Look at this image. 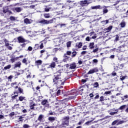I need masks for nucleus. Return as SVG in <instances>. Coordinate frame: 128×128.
Masks as SVG:
<instances>
[{"label": "nucleus", "mask_w": 128, "mask_h": 128, "mask_svg": "<svg viewBox=\"0 0 128 128\" xmlns=\"http://www.w3.org/2000/svg\"><path fill=\"white\" fill-rule=\"evenodd\" d=\"M16 82L12 83L11 86H12V88H14V86H16Z\"/></svg>", "instance_id": "obj_53"}, {"label": "nucleus", "mask_w": 128, "mask_h": 128, "mask_svg": "<svg viewBox=\"0 0 128 128\" xmlns=\"http://www.w3.org/2000/svg\"><path fill=\"white\" fill-rule=\"evenodd\" d=\"M48 104V100H44L41 102V104L42 106H45V104Z\"/></svg>", "instance_id": "obj_18"}, {"label": "nucleus", "mask_w": 128, "mask_h": 128, "mask_svg": "<svg viewBox=\"0 0 128 128\" xmlns=\"http://www.w3.org/2000/svg\"><path fill=\"white\" fill-rule=\"evenodd\" d=\"M64 120H66V122H68L70 120V117L69 116H66L64 118Z\"/></svg>", "instance_id": "obj_51"}, {"label": "nucleus", "mask_w": 128, "mask_h": 128, "mask_svg": "<svg viewBox=\"0 0 128 128\" xmlns=\"http://www.w3.org/2000/svg\"><path fill=\"white\" fill-rule=\"evenodd\" d=\"M98 59H94L92 60V64H98Z\"/></svg>", "instance_id": "obj_45"}, {"label": "nucleus", "mask_w": 128, "mask_h": 128, "mask_svg": "<svg viewBox=\"0 0 128 128\" xmlns=\"http://www.w3.org/2000/svg\"><path fill=\"white\" fill-rule=\"evenodd\" d=\"M108 9H104L103 10V14H108Z\"/></svg>", "instance_id": "obj_50"}, {"label": "nucleus", "mask_w": 128, "mask_h": 128, "mask_svg": "<svg viewBox=\"0 0 128 128\" xmlns=\"http://www.w3.org/2000/svg\"><path fill=\"white\" fill-rule=\"evenodd\" d=\"M118 120H115L112 123V126H114L115 124H118Z\"/></svg>", "instance_id": "obj_35"}, {"label": "nucleus", "mask_w": 128, "mask_h": 128, "mask_svg": "<svg viewBox=\"0 0 128 128\" xmlns=\"http://www.w3.org/2000/svg\"><path fill=\"white\" fill-rule=\"evenodd\" d=\"M126 78H128V76H120V80H126Z\"/></svg>", "instance_id": "obj_29"}, {"label": "nucleus", "mask_w": 128, "mask_h": 128, "mask_svg": "<svg viewBox=\"0 0 128 128\" xmlns=\"http://www.w3.org/2000/svg\"><path fill=\"white\" fill-rule=\"evenodd\" d=\"M18 91H14V94H16L18 96V94H24V89L20 87L18 88Z\"/></svg>", "instance_id": "obj_3"}, {"label": "nucleus", "mask_w": 128, "mask_h": 128, "mask_svg": "<svg viewBox=\"0 0 128 128\" xmlns=\"http://www.w3.org/2000/svg\"><path fill=\"white\" fill-rule=\"evenodd\" d=\"M89 48H90V50H92V48H94V42H92L90 43Z\"/></svg>", "instance_id": "obj_17"}, {"label": "nucleus", "mask_w": 128, "mask_h": 128, "mask_svg": "<svg viewBox=\"0 0 128 128\" xmlns=\"http://www.w3.org/2000/svg\"><path fill=\"white\" fill-rule=\"evenodd\" d=\"M111 75L112 76H116V71H114L111 74Z\"/></svg>", "instance_id": "obj_48"}, {"label": "nucleus", "mask_w": 128, "mask_h": 128, "mask_svg": "<svg viewBox=\"0 0 128 128\" xmlns=\"http://www.w3.org/2000/svg\"><path fill=\"white\" fill-rule=\"evenodd\" d=\"M98 48L97 47L96 48L93 50V52L95 53V52H98Z\"/></svg>", "instance_id": "obj_60"}, {"label": "nucleus", "mask_w": 128, "mask_h": 128, "mask_svg": "<svg viewBox=\"0 0 128 128\" xmlns=\"http://www.w3.org/2000/svg\"><path fill=\"white\" fill-rule=\"evenodd\" d=\"M88 4L90 3L88 2L87 0L80 1V6H86L88 5Z\"/></svg>", "instance_id": "obj_6"}, {"label": "nucleus", "mask_w": 128, "mask_h": 128, "mask_svg": "<svg viewBox=\"0 0 128 128\" xmlns=\"http://www.w3.org/2000/svg\"><path fill=\"white\" fill-rule=\"evenodd\" d=\"M36 106V104H32V102H30V110H34V106Z\"/></svg>", "instance_id": "obj_10"}, {"label": "nucleus", "mask_w": 128, "mask_h": 128, "mask_svg": "<svg viewBox=\"0 0 128 128\" xmlns=\"http://www.w3.org/2000/svg\"><path fill=\"white\" fill-rule=\"evenodd\" d=\"M128 98V95H125L122 98V100H124Z\"/></svg>", "instance_id": "obj_47"}, {"label": "nucleus", "mask_w": 128, "mask_h": 128, "mask_svg": "<svg viewBox=\"0 0 128 128\" xmlns=\"http://www.w3.org/2000/svg\"><path fill=\"white\" fill-rule=\"evenodd\" d=\"M118 110H115L114 112H110V114L111 116H114V115L118 114Z\"/></svg>", "instance_id": "obj_27"}, {"label": "nucleus", "mask_w": 128, "mask_h": 128, "mask_svg": "<svg viewBox=\"0 0 128 128\" xmlns=\"http://www.w3.org/2000/svg\"><path fill=\"white\" fill-rule=\"evenodd\" d=\"M64 58L63 59L64 62H66L70 58V57H68V56H66V54H64Z\"/></svg>", "instance_id": "obj_14"}, {"label": "nucleus", "mask_w": 128, "mask_h": 128, "mask_svg": "<svg viewBox=\"0 0 128 128\" xmlns=\"http://www.w3.org/2000/svg\"><path fill=\"white\" fill-rule=\"evenodd\" d=\"M111 92L112 91H107L104 93V94H106V96H108V94H111Z\"/></svg>", "instance_id": "obj_55"}, {"label": "nucleus", "mask_w": 128, "mask_h": 128, "mask_svg": "<svg viewBox=\"0 0 128 128\" xmlns=\"http://www.w3.org/2000/svg\"><path fill=\"white\" fill-rule=\"evenodd\" d=\"M58 26H60V28H62V26H65L66 24H57V26H54L55 28H56Z\"/></svg>", "instance_id": "obj_24"}, {"label": "nucleus", "mask_w": 128, "mask_h": 128, "mask_svg": "<svg viewBox=\"0 0 128 128\" xmlns=\"http://www.w3.org/2000/svg\"><path fill=\"white\" fill-rule=\"evenodd\" d=\"M124 120L118 121V122L116 124V126H118L120 124H124Z\"/></svg>", "instance_id": "obj_41"}, {"label": "nucleus", "mask_w": 128, "mask_h": 128, "mask_svg": "<svg viewBox=\"0 0 128 128\" xmlns=\"http://www.w3.org/2000/svg\"><path fill=\"white\" fill-rule=\"evenodd\" d=\"M24 117H22V116H19V118H18V122H24Z\"/></svg>", "instance_id": "obj_30"}, {"label": "nucleus", "mask_w": 128, "mask_h": 128, "mask_svg": "<svg viewBox=\"0 0 128 128\" xmlns=\"http://www.w3.org/2000/svg\"><path fill=\"white\" fill-rule=\"evenodd\" d=\"M13 12H22V8L20 7H16L12 8Z\"/></svg>", "instance_id": "obj_9"}, {"label": "nucleus", "mask_w": 128, "mask_h": 128, "mask_svg": "<svg viewBox=\"0 0 128 128\" xmlns=\"http://www.w3.org/2000/svg\"><path fill=\"white\" fill-rule=\"evenodd\" d=\"M60 90H58L56 92V95L57 96H60Z\"/></svg>", "instance_id": "obj_57"}, {"label": "nucleus", "mask_w": 128, "mask_h": 128, "mask_svg": "<svg viewBox=\"0 0 128 128\" xmlns=\"http://www.w3.org/2000/svg\"><path fill=\"white\" fill-rule=\"evenodd\" d=\"M56 62H52L50 64L49 66L48 67V68H52V70H53V68H56Z\"/></svg>", "instance_id": "obj_8"}, {"label": "nucleus", "mask_w": 128, "mask_h": 128, "mask_svg": "<svg viewBox=\"0 0 128 128\" xmlns=\"http://www.w3.org/2000/svg\"><path fill=\"white\" fill-rule=\"evenodd\" d=\"M50 8H45L44 12H50Z\"/></svg>", "instance_id": "obj_64"}, {"label": "nucleus", "mask_w": 128, "mask_h": 128, "mask_svg": "<svg viewBox=\"0 0 128 128\" xmlns=\"http://www.w3.org/2000/svg\"><path fill=\"white\" fill-rule=\"evenodd\" d=\"M44 16L45 18H50V14H44Z\"/></svg>", "instance_id": "obj_23"}, {"label": "nucleus", "mask_w": 128, "mask_h": 128, "mask_svg": "<svg viewBox=\"0 0 128 128\" xmlns=\"http://www.w3.org/2000/svg\"><path fill=\"white\" fill-rule=\"evenodd\" d=\"M119 38H120V37L118 36V35L116 34L114 40V42H118V40H119Z\"/></svg>", "instance_id": "obj_49"}, {"label": "nucleus", "mask_w": 128, "mask_h": 128, "mask_svg": "<svg viewBox=\"0 0 128 128\" xmlns=\"http://www.w3.org/2000/svg\"><path fill=\"white\" fill-rule=\"evenodd\" d=\"M66 54V56H70L72 54V52L70 51H67L66 54Z\"/></svg>", "instance_id": "obj_42"}, {"label": "nucleus", "mask_w": 128, "mask_h": 128, "mask_svg": "<svg viewBox=\"0 0 128 128\" xmlns=\"http://www.w3.org/2000/svg\"><path fill=\"white\" fill-rule=\"evenodd\" d=\"M54 18L50 20L43 19L41 20L38 21V24H52V22H54Z\"/></svg>", "instance_id": "obj_2"}, {"label": "nucleus", "mask_w": 128, "mask_h": 128, "mask_svg": "<svg viewBox=\"0 0 128 128\" xmlns=\"http://www.w3.org/2000/svg\"><path fill=\"white\" fill-rule=\"evenodd\" d=\"M98 72V68H94L90 70L87 73V74H94V72Z\"/></svg>", "instance_id": "obj_4"}, {"label": "nucleus", "mask_w": 128, "mask_h": 128, "mask_svg": "<svg viewBox=\"0 0 128 128\" xmlns=\"http://www.w3.org/2000/svg\"><path fill=\"white\" fill-rule=\"evenodd\" d=\"M92 120L88 121L85 123V124H86V126H89V124H92Z\"/></svg>", "instance_id": "obj_39"}, {"label": "nucleus", "mask_w": 128, "mask_h": 128, "mask_svg": "<svg viewBox=\"0 0 128 128\" xmlns=\"http://www.w3.org/2000/svg\"><path fill=\"white\" fill-rule=\"evenodd\" d=\"M23 128H30V126H28V124H24L23 126Z\"/></svg>", "instance_id": "obj_56"}, {"label": "nucleus", "mask_w": 128, "mask_h": 128, "mask_svg": "<svg viewBox=\"0 0 128 128\" xmlns=\"http://www.w3.org/2000/svg\"><path fill=\"white\" fill-rule=\"evenodd\" d=\"M17 40L19 44H24V42H27V40L24 38L22 36L18 37Z\"/></svg>", "instance_id": "obj_5"}, {"label": "nucleus", "mask_w": 128, "mask_h": 128, "mask_svg": "<svg viewBox=\"0 0 128 128\" xmlns=\"http://www.w3.org/2000/svg\"><path fill=\"white\" fill-rule=\"evenodd\" d=\"M86 42H90V36H87L86 38Z\"/></svg>", "instance_id": "obj_63"}, {"label": "nucleus", "mask_w": 128, "mask_h": 128, "mask_svg": "<svg viewBox=\"0 0 128 128\" xmlns=\"http://www.w3.org/2000/svg\"><path fill=\"white\" fill-rule=\"evenodd\" d=\"M39 48L40 50H42V48H44V44L42 43L40 45H39Z\"/></svg>", "instance_id": "obj_52"}, {"label": "nucleus", "mask_w": 128, "mask_h": 128, "mask_svg": "<svg viewBox=\"0 0 128 128\" xmlns=\"http://www.w3.org/2000/svg\"><path fill=\"white\" fill-rule=\"evenodd\" d=\"M92 10H100L102 9V7L100 5H98L96 6H94L91 8Z\"/></svg>", "instance_id": "obj_15"}, {"label": "nucleus", "mask_w": 128, "mask_h": 128, "mask_svg": "<svg viewBox=\"0 0 128 128\" xmlns=\"http://www.w3.org/2000/svg\"><path fill=\"white\" fill-rule=\"evenodd\" d=\"M72 44V42H68L66 43L67 48H70V46Z\"/></svg>", "instance_id": "obj_44"}, {"label": "nucleus", "mask_w": 128, "mask_h": 128, "mask_svg": "<svg viewBox=\"0 0 128 128\" xmlns=\"http://www.w3.org/2000/svg\"><path fill=\"white\" fill-rule=\"evenodd\" d=\"M48 120H50V122H54V120H56V118L50 116L48 118Z\"/></svg>", "instance_id": "obj_21"}, {"label": "nucleus", "mask_w": 128, "mask_h": 128, "mask_svg": "<svg viewBox=\"0 0 128 128\" xmlns=\"http://www.w3.org/2000/svg\"><path fill=\"white\" fill-rule=\"evenodd\" d=\"M9 116H11V118L12 116H14V112H12L10 114Z\"/></svg>", "instance_id": "obj_61"}, {"label": "nucleus", "mask_w": 128, "mask_h": 128, "mask_svg": "<svg viewBox=\"0 0 128 128\" xmlns=\"http://www.w3.org/2000/svg\"><path fill=\"white\" fill-rule=\"evenodd\" d=\"M42 60H37L35 62V66H42Z\"/></svg>", "instance_id": "obj_11"}, {"label": "nucleus", "mask_w": 128, "mask_h": 128, "mask_svg": "<svg viewBox=\"0 0 128 128\" xmlns=\"http://www.w3.org/2000/svg\"><path fill=\"white\" fill-rule=\"evenodd\" d=\"M104 96H101L100 97V100H99V102H104Z\"/></svg>", "instance_id": "obj_43"}, {"label": "nucleus", "mask_w": 128, "mask_h": 128, "mask_svg": "<svg viewBox=\"0 0 128 128\" xmlns=\"http://www.w3.org/2000/svg\"><path fill=\"white\" fill-rule=\"evenodd\" d=\"M120 28H124L126 26V22H121L120 24Z\"/></svg>", "instance_id": "obj_36"}, {"label": "nucleus", "mask_w": 128, "mask_h": 128, "mask_svg": "<svg viewBox=\"0 0 128 128\" xmlns=\"http://www.w3.org/2000/svg\"><path fill=\"white\" fill-rule=\"evenodd\" d=\"M126 105H122L120 107L119 110H124L126 108Z\"/></svg>", "instance_id": "obj_37"}, {"label": "nucleus", "mask_w": 128, "mask_h": 128, "mask_svg": "<svg viewBox=\"0 0 128 128\" xmlns=\"http://www.w3.org/2000/svg\"><path fill=\"white\" fill-rule=\"evenodd\" d=\"M82 42L76 44V48H82Z\"/></svg>", "instance_id": "obj_16"}, {"label": "nucleus", "mask_w": 128, "mask_h": 128, "mask_svg": "<svg viewBox=\"0 0 128 128\" xmlns=\"http://www.w3.org/2000/svg\"><path fill=\"white\" fill-rule=\"evenodd\" d=\"M64 80L62 79V73L58 70L54 74L52 78V82L55 86H60L64 84Z\"/></svg>", "instance_id": "obj_1"}, {"label": "nucleus", "mask_w": 128, "mask_h": 128, "mask_svg": "<svg viewBox=\"0 0 128 128\" xmlns=\"http://www.w3.org/2000/svg\"><path fill=\"white\" fill-rule=\"evenodd\" d=\"M18 60V57L12 58H10V61L12 62H16V60Z\"/></svg>", "instance_id": "obj_22"}, {"label": "nucleus", "mask_w": 128, "mask_h": 128, "mask_svg": "<svg viewBox=\"0 0 128 128\" xmlns=\"http://www.w3.org/2000/svg\"><path fill=\"white\" fill-rule=\"evenodd\" d=\"M8 12V6H5L3 8L4 14H6Z\"/></svg>", "instance_id": "obj_20"}, {"label": "nucleus", "mask_w": 128, "mask_h": 128, "mask_svg": "<svg viewBox=\"0 0 128 128\" xmlns=\"http://www.w3.org/2000/svg\"><path fill=\"white\" fill-rule=\"evenodd\" d=\"M28 50H29V52H32V47L30 46L28 47Z\"/></svg>", "instance_id": "obj_62"}, {"label": "nucleus", "mask_w": 128, "mask_h": 128, "mask_svg": "<svg viewBox=\"0 0 128 128\" xmlns=\"http://www.w3.org/2000/svg\"><path fill=\"white\" fill-rule=\"evenodd\" d=\"M26 44L24 42L20 44V46H22V48H26Z\"/></svg>", "instance_id": "obj_59"}, {"label": "nucleus", "mask_w": 128, "mask_h": 128, "mask_svg": "<svg viewBox=\"0 0 128 128\" xmlns=\"http://www.w3.org/2000/svg\"><path fill=\"white\" fill-rule=\"evenodd\" d=\"M18 95H14L12 96V100H16V98H18Z\"/></svg>", "instance_id": "obj_58"}, {"label": "nucleus", "mask_w": 128, "mask_h": 128, "mask_svg": "<svg viewBox=\"0 0 128 128\" xmlns=\"http://www.w3.org/2000/svg\"><path fill=\"white\" fill-rule=\"evenodd\" d=\"M10 20L12 21L16 20V18L14 16H10Z\"/></svg>", "instance_id": "obj_46"}, {"label": "nucleus", "mask_w": 128, "mask_h": 128, "mask_svg": "<svg viewBox=\"0 0 128 128\" xmlns=\"http://www.w3.org/2000/svg\"><path fill=\"white\" fill-rule=\"evenodd\" d=\"M24 22V24H32V22H30L28 18H25Z\"/></svg>", "instance_id": "obj_13"}, {"label": "nucleus", "mask_w": 128, "mask_h": 128, "mask_svg": "<svg viewBox=\"0 0 128 128\" xmlns=\"http://www.w3.org/2000/svg\"><path fill=\"white\" fill-rule=\"evenodd\" d=\"M42 118H44V116H42V114H40L38 118V120L42 122Z\"/></svg>", "instance_id": "obj_25"}, {"label": "nucleus", "mask_w": 128, "mask_h": 128, "mask_svg": "<svg viewBox=\"0 0 128 128\" xmlns=\"http://www.w3.org/2000/svg\"><path fill=\"white\" fill-rule=\"evenodd\" d=\"M101 22L102 24L104 23V24H108V20H106L102 21Z\"/></svg>", "instance_id": "obj_40"}, {"label": "nucleus", "mask_w": 128, "mask_h": 128, "mask_svg": "<svg viewBox=\"0 0 128 128\" xmlns=\"http://www.w3.org/2000/svg\"><path fill=\"white\" fill-rule=\"evenodd\" d=\"M112 30V26H109L106 29V30L107 31V32H110Z\"/></svg>", "instance_id": "obj_26"}, {"label": "nucleus", "mask_w": 128, "mask_h": 128, "mask_svg": "<svg viewBox=\"0 0 128 128\" xmlns=\"http://www.w3.org/2000/svg\"><path fill=\"white\" fill-rule=\"evenodd\" d=\"M39 32H40V34H46V30L42 28V30Z\"/></svg>", "instance_id": "obj_32"}, {"label": "nucleus", "mask_w": 128, "mask_h": 128, "mask_svg": "<svg viewBox=\"0 0 128 128\" xmlns=\"http://www.w3.org/2000/svg\"><path fill=\"white\" fill-rule=\"evenodd\" d=\"M22 66V63L20 62H18L16 64H14V68H20V66Z\"/></svg>", "instance_id": "obj_12"}, {"label": "nucleus", "mask_w": 128, "mask_h": 128, "mask_svg": "<svg viewBox=\"0 0 128 128\" xmlns=\"http://www.w3.org/2000/svg\"><path fill=\"white\" fill-rule=\"evenodd\" d=\"M71 54H72V58H74V56H76V51L73 52Z\"/></svg>", "instance_id": "obj_38"}, {"label": "nucleus", "mask_w": 128, "mask_h": 128, "mask_svg": "<svg viewBox=\"0 0 128 128\" xmlns=\"http://www.w3.org/2000/svg\"><path fill=\"white\" fill-rule=\"evenodd\" d=\"M34 50H40V44H36L34 47Z\"/></svg>", "instance_id": "obj_31"}, {"label": "nucleus", "mask_w": 128, "mask_h": 128, "mask_svg": "<svg viewBox=\"0 0 128 128\" xmlns=\"http://www.w3.org/2000/svg\"><path fill=\"white\" fill-rule=\"evenodd\" d=\"M10 68H12V66H10V64L8 65L7 66L4 67V70H10Z\"/></svg>", "instance_id": "obj_34"}, {"label": "nucleus", "mask_w": 128, "mask_h": 128, "mask_svg": "<svg viewBox=\"0 0 128 128\" xmlns=\"http://www.w3.org/2000/svg\"><path fill=\"white\" fill-rule=\"evenodd\" d=\"M53 60L54 61V62H58V58H56V57H54L53 58Z\"/></svg>", "instance_id": "obj_54"}, {"label": "nucleus", "mask_w": 128, "mask_h": 128, "mask_svg": "<svg viewBox=\"0 0 128 128\" xmlns=\"http://www.w3.org/2000/svg\"><path fill=\"white\" fill-rule=\"evenodd\" d=\"M75 68H76V64L72 62L70 64L68 70H75Z\"/></svg>", "instance_id": "obj_7"}, {"label": "nucleus", "mask_w": 128, "mask_h": 128, "mask_svg": "<svg viewBox=\"0 0 128 128\" xmlns=\"http://www.w3.org/2000/svg\"><path fill=\"white\" fill-rule=\"evenodd\" d=\"M18 100H20V102H22L23 100H26V96H20L18 97Z\"/></svg>", "instance_id": "obj_19"}, {"label": "nucleus", "mask_w": 128, "mask_h": 128, "mask_svg": "<svg viewBox=\"0 0 128 128\" xmlns=\"http://www.w3.org/2000/svg\"><path fill=\"white\" fill-rule=\"evenodd\" d=\"M22 62L26 66L28 64V60H26V58H24L22 60Z\"/></svg>", "instance_id": "obj_28"}, {"label": "nucleus", "mask_w": 128, "mask_h": 128, "mask_svg": "<svg viewBox=\"0 0 128 128\" xmlns=\"http://www.w3.org/2000/svg\"><path fill=\"white\" fill-rule=\"evenodd\" d=\"M99 86L98 82H94L93 84L94 88H98Z\"/></svg>", "instance_id": "obj_33"}]
</instances>
